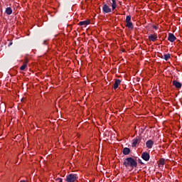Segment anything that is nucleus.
<instances>
[{
	"label": "nucleus",
	"mask_w": 182,
	"mask_h": 182,
	"mask_svg": "<svg viewBox=\"0 0 182 182\" xmlns=\"http://www.w3.org/2000/svg\"><path fill=\"white\" fill-rule=\"evenodd\" d=\"M123 166L132 171L134 168H136L137 167V161L132 157H127L124 160Z\"/></svg>",
	"instance_id": "obj_1"
},
{
	"label": "nucleus",
	"mask_w": 182,
	"mask_h": 182,
	"mask_svg": "<svg viewBox=\"0 0 182 182\" xmlns=\"http://www.w3.org/2000/svg\"><path fill=\"white\" fill-rule=\"evenodd\" d=\"M76 180H77V175L70 173L66 176V178L65 179V181L67 182H75Z\"/></svg>",
	"instance_id": "obj_2"
},
{
	"label": "nucleus",
	"mask_w": 182,
	"mask_h": 182,
	"mask_svg": "<svg viewBox=\"0 0 182 182\" xmlns=\"http://www.w3.org/2000/svg\"><path fill=\"white\" fill-rule=\"evenodd\" d=\"M140 141H141V134H139V136H136L132 140V147H136L137 144H140Z\"/></svg>",
	"instance_id": "obj_3"
},
{
	"label": "nucleus",
	"mask_w": 182,
	"mask_h": 182,
	"mask_svg": "<svg viewBox=\"0 0 182 182\" xmlns=\"http://www.w3.org/2000/svg\"><path fill=\"white\" fill-rule=\"evenodd\" d=\"M102 12L103 14H110V12H112V9H110L107 4H104L102 6Z\"/></svg>",
	"instance_id": "obj_4"
},
{
	"label": "nucleus",
	"mask_w": 182,
	"mask_h": 182,
	"mask_svg": "<svg viewBox=\"0 0 182 182\" xmlns=\"http://www.w3.org/2000/svg\"><path fill=\"white\" fill-rule=\"evenodd\" d=\"M141 159L145 161H149V160H150V154L147 151L143 152L141 154Z\"/></svg>",
	"instance_id": "obj_5"
},
{
	"label": "nucleus",
	"mask_w": 182,
	"mask_h": 182,
	"mask_svg": "<svg viewBox=\"0 0 182 182\" xmlns=\"http://www.w3.org/2000/svg\"><path fill=\"white\" fill-rule=\"evenodd\" d=\"M172 84H173V86H175V87L176 89H181V86H182L181 82H178V81H177L176 80H173L172 81Z\"/></svg>",
	"instance_id": "obj_6"
},
{
	"label": "nucleus",
	"mask_w": 182,
	"mask_h": 182,
	"mask_svg": "<svg viewBox=\"0 0 182 182\" xmlns=\"http://www.w3.org/2000/svg\"><path fill=\"white\" fill-rule=\"evenodd\" d=\"M176 39H177V38L176 37V36H174L173 33H169L168 36V41H169V42H174V41H176Z\"/></svg>",
	"instance_id": "obj_7"
},
{
	"label": "nucleus",
	"mask_w": 182,
	"mask_h": 182,
	"mask_svg": "<svg viewBox=\"0 0 182 182\" xmlns=\"http://www.w3.org/2000/svg\"><path fill=\"white\" fill-rule=\"evenodd\" d=\"M153 146H154V141H153V140L149 139L146 142L147 149H153Z\"/></svg>",
	"instance_id": "obj_8"
},
{
	"label": "nucleus",
	"mask_w": 182,
	"mask_h": 182,
	"mask_svg": "<svg viewBox=\"0 0 182 182\" xmlns=\"http://www.w3.org/2000/svg\"><path fill=\"white\" fill-rule=\"evenodd\" d=\"M90 24V20H86V21H80L78 25H80V26H87V25Z\"/></svg>",
	"instance_id": "obj_9"
},
{
	"label": "nucleus",
	"mask_w": 182,
	"mask_h": 182,
	"mask_svg": "<svg viewBox=\"0 0 182 182\" xmlns=\"http://www.w3.org/2000/svg\"><path fill=\"white\" fill-rule=\"evenodd\" d=\"M149 39L151 42H156V40L157 39V34H151L149 36Z\"/></svg>",
	"instance_id": "obj_10"
},
{
	"label": "nucleus",
	"mask_w": 182,
	"mask_h": 182,
	"mask_svg": "<svg viewBox=\"0 0 182 182\" xmlns=\"http://www.w3.org/2000/svg\"><path fill=\"white\" fill-rule=\"evenodd\" d=\"M120 83H122V80H120L119 79H115V82L114 83V90H116V89H117V87H119V85H120Z\"/></svg>",
	"instance_id": "obj_11"
},
{
	"label": "nucleus",
	"mask_w": 182,
	"mask_h": 182,
	"mask_svg": "<svg viewBox=\"0 0 182 182\" xmlns=\"http://www.w3.org/2000/svg\"><path fill=\"white\" fill-rule=\"evenodd\" d=\"M126 23H127L125 25L126 28H128V29H131V31H133L134 28V26H133V23H132V21H128Z\"/></svg>",
	"instance_id": "obj_12"
},
{
	"label": "nucleus",
	"mask_w": 182,
	"mask_h": 182,
	"mask_svg": "<svg viewBox=\"0 0 182 182\" xmlns=\"http://www.w3.org/2000/svg\"><path fill=\"white\" fill-rule=\"evenodd\" d=\"M122 153L124 154V156H127V154H130V149L127 147H125L123 149Z\"/></svg>",
	"instance_id": "obj_13"
},
{
	"label": "nucleus",
	"mask_w": 182,
	"mask_h": 182,
	"mask_svg": "<svg viewBox=\"0 0 182 182\" xmlns=\"http://www.w3.org/2000/svg\"><path fill=\"white\" fill-rule=\"evenodd\" d=\"M5 13L6 14V15H12V8L7 7L6 9Z\"/></svg>",
	"instance_id": "obj_14"
},
{
	"label": "nucleus",
	"mask_w": 182,
	"mask_h": 182,
	"mask_svg": "<svg viewBox=\"0 0 182 182\" xmlns=\"http://www.w3.org/2000/svg\"><path fill=\"white\" fill-rule=\"evenodd\" d=\"M26 68H28V60H26L25 62V63L21 66L20 70H25V69H26Z\"/></svg>",
	"instance_id": "obj_15"
},
{
	"label": "nucleus",
	"mask_w": 182,
	"mask_h": 182,
	"mask_svg": "<svg viewBox=\"0 0 182 182\" xmlns=\"http://www.w3.org/2000/svg\"><path fill=\"white\" fill-rule=\"evenodd\" d=\"M112 10L114 11L116 8L117 7V4L116 3V0H112Z\"/></svg>",
	"instance_id": "obj_16"
},
{
	"label": "nucleus",
	"mask_w": 182,
	"mask_h": 182,
	"mask_svg": "<svg viewBox=\"0 0 182 182\" xmlns=\"http://www.w3.org/2000/svg\"><path fill=\"white\" fill-rule=\"evenodd\" d=\"M170 58H171L170 53L164 54V55H162V59H164L165 60H168Z\"/></svg>",
	"instance_id": "obj_17"
},
{
	"label": "nucleus",
	"mask_w": 182,
	"mask_h": 182,
	"mask_svg": "<svg viewBox=\"0 0 182 182\" xmlns=\"http://www.w3.org/2000/svg\"><path fill=\"white\" fill-rule=\"evenodd\" d=\"M159 164H160V166H164V164H166V159L163 158L159 159Z\"/></svg>",
	"instance_id": "obj_18"
},
{
	"label": "nucleus",
	"mask_w": 182,
	"mask_h": 182,
	"mask_svg": "<svg viewBox=\"0 0 182 182\" xmlns=\"http://www.w3.org/2000/svg\"><path fill=\"white\" fill-rule=\"evenodd\" d=\"M125 22H132V16H127Z\"/></svg>",
	"instance_id": "obj_19"
},
{
	"label": "nucleus",
	"mask_w": 182,
	"mask_h": 182,
	"mask_svg": "<svg viewBox=\"0 0 182 182\" xmlns=\"http://www.w3.org/2000/svg\"><path fill=\"white\" fill-rule=\"evenodd\" d=\"M55 181H57V182H62L63 179L60 178H58L57 179H55Z\"/></svg>",
	"instance_id": "obj_20"
},
{
	"label": "nucleus",
	"mask_w": 182,
	"mask_h": 182,
	"mask_svg": "<svg viewBox=\"0 0 182 182\" xmlns=\"http://www.w3.org/2000/svg\"><path fill=\"white\" fill-rule=\"evenodd\" d=\"M138 161H139V164H144V163H143L141 159H139Z\"/></svg>",
	"instance_id": "obj_21"
},
{
	"label": "nucleus",
	"mask_w": 182,
	"mask_h": 182,
	"mask_svg": "<svg viewBox=\"0 0 182 182\" xmlns=\"http://www.w3.org/2000/svg\"><path fill=\"white\" fill-rule=\"evenodd\" d=\"M154 29H156L157 31V29H159V27H157L156 26H153Z\"/></svg>",
	"instance_id": "obj_22"
},
{
	"label": "nucleus",
	"mask_w": 182,
	"mask_h": 182,
	"mask_svg": "<svg viewBox=\"0 0 182 182\" xmlns=\"http://www.w3.org/2000/svg\"><path fill=\"white\" fill-rule=\"evenodd\" d=\"M46 42H47L46 41H43V44H44V45H48V43H47Z\"/></svg>",
	"instance_id": "obj_23"
},
{
	"label": "nucleus",
	"mask_w": 182,
	"mask_h": 182,
	"mask_svg": "<svg viewBox=\"0 0 182 182\" xmlns=\"http://www.w3.org/2000/svg\"><path fill=\"white\" fill-rule=\"evenodd\" d=\"M20 182H27V181L25 180H23V181H21Z\"/></svg>",
	"instance_id": "obj_24"
}]
</instances>
